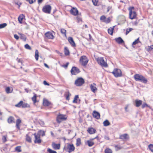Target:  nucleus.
I'll return each mask as SVG.
<instances>
[{
  "label": "nucleus",
  "mask_w": 153,
  "mask_h": 153,
  "mask_svg": "<svg viewBox=\"0 0 153 153\" xmlns=\"http://www.w3.org/2000/svg\"><path fill=\"white\" fill-rule=\"evenodd\" d=\"M15 150L17 152H21L22 150L21 149V147L19 146H18L16 147Z\"/></svg>",
  "instance_id": "obj_37"
},
{
  "label": "nucleus",
  "mask_w": 153,
  "mask_h": 153,
  "mask_svg": "<svg viewBox=\"0 0 153 153\" xmlns=\"http://www.w3.org/2000/svg\"><path fill=\"white\" fill-rule=\"evenodd\" d=\"M43 104V105L45 106H48L51 103L48 100L44 99Z\"/></svg>",
  "instance_id": "obj_23"
},
{
  "label": "nucleus",
  "mask_w": 153,
  "mask_h": 153,
  "mask_svg": "<svg viewBox=\"0 0 153 153\" xmlns=\"http://www.w3.org/2000/svg\"><path fill=\"white\" fill-rule=\"evenodd\" d=\"M25 47L26 49L30 50H31L30 47L28 44L25 45Z\"/></svg>",
  "instance_id": "obj_47"
},
{
  "label": "nucleus",
  "mask_w": 153,
  "mask_h": 153,
  "mask_svg": "<svg viewBox=\"0 0 153 153\" xmlns=\"http://www.w3.org/2000/svg\"><path fill=\"white\" fill-rule=\"evenodd\" d=\"M110 22V18H108L106 19L105 18V19L104 21V22H105L106 23H108L109 22Z\"/></svg>",
  "instance_id": "obj_49"
},
{
  "label": "nucleus",
  "mask_w": 153,
  "mask_h": 153,
  "mask_svg": "<svg viewBox=\"0 0 153 153\" xmlns=\"http://www.w3.org/2000/svg\"><path fill=\"white\" fill-rule=\"evenodd\" d=\"M44 65H45V67H47V68H49V66L46 63H44Z\"/></svg>",
  "instance_id": "obj_61"
},
{
  "label": "nucleus",
  "mask_w": 153,
  "mask_h": 153,
  "mask_svg": "<svg viewBox=\"0 0 153 153\" xmlns=\"http://www.w3.org/2000/svg\"><path fill=\"white\" fill-rule=\"evenodd\" d=\"M48 152L49 153H57L56 151L50 149H48Z\"/></svg>",
  "instance_id": "obj_46"
},
{
  "label": "nucleus",
  "mask_w": 153,
  "mask_h": 153,
  "mask_svg": "<svg viewBox=\"0 0 153 153\" xmlns=\"http://www.w3.org/2000/svg\"><path fill=\"white\" fill-rule=\"evenodd\" d=\"M14 38L17 40H18L19 39V36L16 34H15L14 35Z\"/></svg>",
  "instance_id": "obj_55"
},
{
  "label": "nucleus",
  "mask_w": 153,
  "mask_h": 153,
  "mask_svg": "<svg viewBox=\"0 0 153 153\" xmlns=\"http://www.w3.org/2000/svg\"><path fill=\"white\" fill-rule=\"evenodd\" d=\"M149 107V105L146 103H144L143 104L142 106V108H144L145 107Z\"/></svg>",
  "instance_id": "obj_53"
},
{
  "label": "nucleus",
  "mask_w": 153,
  "mask_h": 153,
  "mask_svg": "<svg viewBox=\"0 0 153 153\" xmlns=\"http://www.w3.org/2000/svg\"><path fill=\"white\" fill-rule=\"evenodd\" d=\"M14 118L12 116H10L8 119L7 122L9 123H14Z\"/></svg>",
  "instance_id": "obj_24"
},
{
  "label": "nucleus",
  "mask_w": 153,
  "mask_h": 153,
  "mask_svg": "<svg viewBox=\"0 0 153 153\" xmlns=\"http://www.w3.org/2000/svg\"><path fill=\"white\" fill-rule=\"evenodd\" d=\"M87 143L89 147L92 146L94 144V143L93 142L90 140H88Z\"/></svg>",
  "instance_id": "obj_29"
},
{
  "label": "nucleus",
  "mask_w": 153,
  "mask_h": 153,
  "mask_svg": "<svg viewBox=\"0 0 153 153\" xmlns=\"http://www.w3.org/2000/svg\"><path fill=\"white\" fill-rule=\"evenodd\" d=\"M67 117L65 115L59 114L57 117L56 120L58 123H60L62 121L66 120Z\"/></svg>",
  "instance_id": "obj_7"
},
{
  "label": "nucleus",
  "mask_w": 153,
  "mask_h": 153,
  "mask_svg": "<svg viewBox=\"0 0 153 153\" xmlns=\"http://www.w3.org/2000/svg\"><path fill=\"white\" fill-rule=\"evenodd\" d=\"M39 56V51L36 50L35 51V59L36 61H37L38 59Z\"/></svg>",
  "instance_id": "obj_30"
},
{
  "label": "nucleus",
  "mask_w": 153,
  "mask_h": 153,
  "mask_svg": "<svg viewBox=\"0 0 153 153\" xmlns=\"http://www.w3.org/2000/svg\"><path fill=\"white\" fill-rule=\"evenodd\" d=\"M26 140L29 142H31V138L27 135H26Z\"/></svg>",
  "instance_id": "obj_36"
},
{
  "label": "nucleus",
  "mask_w": 153,
  "mask_h": 153,
  "mask_svg": "<svg viewBox=\"0 0 153 153\" xmlns=\"http://www.w3.org/2000/svg\"><path fill=\"white\" fill-rule=\"evenodd\" d=\"M96 84L94 83L90 85L91 91L94 93H95V91L97 90V89L96 87Z\"/></svg>",
  "instance_id": "obj_18"
},
{
  "label": "nucleus",
  "mask_w": 153,
  "mask_h": 153,
  "mask_svg": "<svg viewBox=\"0 0 153 153\" xmlns=\"http://www.w3.org/2000/svg\"><path fill=\"white\" fill-rule=\"evenodd\" d=\"M24 16L23 14L20 15L19 16L18 18V20L19 23L21 24L22 23V20L24 19Z\"/></svg>",
  "instance_id": "obj_26"
},
{
  "label": "nucleus",
  "mask_w": 153,
  "mask_h": 153,
  "mask_svg": "<svg viewBox=\"0 0 153 153\" xmlns=\"http://www.w3.org/2000/svg\"><path fill=\"white\" fill-rule=\"evenodd\" d=\"M79 61L82 65L85 66L87 64L88 59L86 56L83 55L80 57Z\"/></svg>",
  "instance_id": "obj_3"
},
{
  "label": "nucleus",
  "mask_w": 153,
  "mask_h": 153,
  "mask_svg": "<svg viewBox=\"0 0 153 153\" xmlns=\"http://www.w3.org/2000/svg\"><path fill=\"white\" fill-rule=\"evenodd\" d=\"M114 147L116 149V150L117 151L120 149L122 148V147L120 146L115 145Z\"/></svg>",
  "instance_id": "obj_45"
},
{
  "label": "nucleus",
  "mask_w": 153,
  "mask_h": 153,
  "mask_svg": "<svg viewBox=\"0 0 153 153\" xmlns=\"http://www.w3.org/2000/svg\"><path fill=\"white\" fill-rule=\"evenodd\" d=\"M75 147L73 144L68 143L65 150L69 153H70L75 150Z\"/></svg>",
  "instance_id": "obj_8"
},
{
  "label": "nucleus",
  "mask_w": 153,
  "mask_h": 153,
  "mask_svg": "<svg viewBox=\"0 0 153 153\" xmlns=\"http://www.w3.org/2000/svg\"><path fill=\"white\" fill-rule=\"evenodd\" d=\"M53 148L56 150L59 149L60 147V144H56L54 142H53L52 144Z\"/></svg>",
  "instance_id": "obj_15"
},
{
  "label": "nucleus",
  "mask_w": 153,
  "mask_h": 153,
  "mask_svg": "<svg viewBox=\"0 0 153 153\" xmlns=\"http://www.w3.org/2000/svg\"><path fill=\"white\" fill-rule=\"evenodd\" d=\"M43 84L45 85H47L48 86L49 85V83H47V82L46 81H45V80L43 81Z\"/></svg>",
  "instance_id": "obj_57"
},
{
  "label": "nucleus",
  "mask_w": 153,
  "mask_h": 153,
  "mask_svg": "<svg viewBox=\"0 0 153 153\" xmlns=\"http://www.w3.org/2000/svg\"><path fill=\"white\" fill-rule=\"evenodd\" d=\"M134 77L136 81L144 83H146L148 81L147 79L144 76L138 74H135Z\"/></svg>",
  "instance_id": "obj_1"
},
{
  "label": "nucleus",
  "mask_w": 153,
  "mask_h": 153,
  "mask_svg": "<svg viewBox=\"0 0 153 153\" xmlns=\"http://www.w3.org/2000/svg\"><path fill=\"white\" fill-rule=\"evenodd\" d=\"M68 64L69 63L68 62L65 65H64V67H67L68 65Z\"/></svg>",
  "instance_id": "obj_64"
},
{
  "label": "nucleus",
  "mask_w": 153,
  "mask_h": 153,
  "mask_svg": "<svg viewBox=\"0 0 153 153\" xmlns=\"http://www.w3.org/2000/svg\"><path fill=\"white\" fill-rule=\"evenodd\" d=\"M81 144V140L80 138H78L76 140V145L77 146H80Z\"/></svg>",
  "instance_id": "obj_27"
},
{
  "label": "nucleus",
  "mask_w": 153,
  "mask_h": 153,
  "mask_svg": "<svg viewBox=\"0 0 153 153\" xmlns=\"http://www.w3.org/2000/svg\"><path fill=\"white\" fill-rule=\"evenodd\" d=\"M103 125L105 126H108L110 125V123L109 121L106 120L103 123Z\"/></svg>",
  "instance_id": "obj_31"
},
{
  "label": "nucleus",
  "mask_w": 153,
  "mask_h": 153,
  "mask_svg": "<svg viewBox=\"0 0 153 153\" xmlns=\"http://www.w3.org/2000/svg\"><path fill=\"white\" fill-rule=\"evenodd\" d=\"M129 138L128 135L127 134L121 135L120 136V138L123 140H126Z\"/></svg>",
  "instance_id": "obj_14"
},
{
  "label": "nucleus",
  "mask_w": 153,
  "mask_h": 153,
  "mask_svg": "<svg viewBox=\"0 0 153 153\" xmlns=\"http://www.w3.org/2000/svg\"><path fill=\"white\" fill-rule=\"evenodd\" d=\"M45 35L46 37L49 39H53L54 37L52 33L49 32H48L45 33Z\"/></svg>",
  "instance_id": "obj_13"
},
{
  "label": "nucleus",
  "mask_w": 153,
  "mask_h": 153,
  "mask_svg": "<svg viewBox=\"0 0 153 153\" xmlns=\"http://www.w3.org/2000/svg\"><path fill=\"white\" fill-rule=\"evenodd\" d=\"M51 9V6L50 5H47L43 7V11L46 13H50Z\"/></svg>",
  "instance_id": "obj_9"
},
{
  "label": "nucleus",
  "mask_w": 153,
  "mask_h": 153,
  "mask_svg": "<svg viewBox=\"0 0 153 153\" xmlns=\"http://www.w3.org/2000/svg\"><path fill=\"white\" fill-rule=\"evenodd\" d=\"M68 41L73 47H75L76 46L75 44L72 37H69L68 38Z\"/></svg>",
  "instance_id": "obj_19"
},
{
  "label": "nucleus",
  "mask_w": 153,
  "mask_h": 153,
  "mask_svg": "<svg viewBox=\"0 0 153 153\" xmlns=\"http://www.w3.org/2000/svg\"><path fill=\"white\" fill-rule=\"evenodd\" d=\"M111 7L108 6L107 8V12H108L111 9Z\"/></svg>",
  "instance_id": "obj_59"
},
{
  "label": "nucleus",
  "mask_w": 153,
  "mask_h": 153,
  "mask_svg": "<svg viewBox=\"0 0 153 153\" xmlns=\"http://www.w3.org/2000/svg\"><path fill=\"white\" fill-rule=\"evenodd\" d=\"M139 42V38L136 39L133 43V45H135L137 44Z\"/></svg>",
  "instance_id": "obj_44"
},
{
  "label": "nucleus",
  "mask_w": 153,
  "mask_h": 153,
  "mask_svg": "<svg viewBox=\"0 0 153 153\" xmlns=\"http://www.w3.org/2000/svg\"><path fill=\"white\" fill-rule=\"evenodd\" d=\"M115 41L119 44H121L124 43V41L120 37L116 38L115 39Z\"/></svg>",
  "instance_id": "obj_17"
},
{
  "label": "nucleus",
  "mask_w": 153,
  "mask_h": 153,
  "mask_svg": "<svg viewBox=\"0 0 153 153\" xmlns=\"http://www.w3.org/2000/svg\"><path fill=\"white\" fill-rule=\"evenodd\" d=\"M97 60L99 64L102 67H108V65L106 62H105L103 57H98Z\"/></svg>",
  "instance_id": "obj_4"
},
{
  "label": "nucleus",
  "mask_w": 153,
  "mask_h": 153,
  "mask_svg": "<svg viewBox=\"0 0 153 153\" xmlns=\"http://www.w3.org/2000/svg\"><path fill=\"white\" fill-rule=\"evenodd\" d=\"M27 105H28L26 103H24V102H23V103H22V107L23 108H26V107H27Z\"/></svg>",
  "instance_id": "obj_54"
},
{
  "label": "nucleus",
  "mask_w": 153,
  "mask_h": 153,
  "mask_svg": "<svg viewBox=\"0 0 153 153\" xmlns=\"http://www.w3.org/2000/svg\"><path fill=\"white\" fill-rule=\"evenodd\" d=\"M10 88L9 87H7L5 89V91L6 93L7 94L11 93V92L10 91Z\"/></svg>",
  "instance_id": "obj_48"
},
{
  "label": "nucleus",
  "mask_w": 153,
  "mask_h": 153,
  "mask_svg": "<svg viewBox=\"0 0 153 153\" xmlns=\"http://www.w3.org/2000/svg\"><path fill=\"white\" fill-rule=\"evenodd\" d=\"M93 115L95 118L98 119L100 118V115L98 112L96 111H94L93 113Z\"/></svg>",
  "instance_id": "obj_16"
},
{
  "label": "nucleus",
  "mask_w": 153,
  "mask_h": 153,
  "mask_svg": "<svg viewBox=\"0 0 153 153\" xmlns=\"http://www.w3.org/2000/svg\"><path fill=\"white\" fill-rule=\"evenodd\" d=\"M21 123V121L20 119H18L16 120V127L18 129H20V128L19 125Z\"/></svg>",
  "instance_id": "obj_22"
},
{
  "label": "nucleus",
  "mask_w": 153,
  "mask_h": 153,
  "mask_svg": "<svg viewBox=\"0 0 153 153\" xmlns=\"http://www.w3.org/2000/svg\"><path fill=\"white\" fill-rule=\"evenodd\" d=\"M84 82V80L82 78L79 77L75 81L74 84L77 86H80L82 85Z\"/></svg>",
  "instance_id": "obj_5"
},
{
  "label": "nucleus",
  "mask_w": 153,
  "mask_h": 153,
  "mask_svg": "<svg viewBox=\"0 0 153 153\" xmlns=\"http://www.w3.org/2000/svg\"><path fill=\"white\" fill-rule=\"evenodd\" d=\"M22 103H23V102L22 101H20L17 104L15 105V106L16 107H20L22 106Z\"/></svg>",
  "instance_id": "obj_35"
},
{
  "label": "nucleus",
  "mask_w": 153,
  "mask_h": 153,
  "mask_svg": "<svg viewBox=\"0 0 153 153\" xmlns=\"http://www.w3.org/2000/svg\"><path fill=\"white\" fill-rule=\"evenodd\" d=\"M153 49V45L149 46L148 48H147V50L148 51H152Z\"/></svg>",
  "instance_id": "obj_43"
},
{
  "label": "nucleus",
  "mask_w": 153,
  "mask_h": 153,
  "mask_svg": "<svg viewBox=\"0 0 153 153\" xmlns=\"http://www.w3.org/2000/svg\"><path fill=\"white\" fill-rule=\"evenodd\" d=\"M112 151L109 148H107L105 150V153H112Z\"/></svg>",
  "instance_id": "obj_34"
},
{
  "label": "nucleus",
  "mask_w": 153,
  "mask_h": 153,
  "mask_svg": "<svg viewBox=\"0 0 153 153\" xmlns=\"http://www.w3.org/2000/svg\"><path fill=\"white\" fill-rule=\"evenodd\" d=\"M92 2L93 4L95 6H96L97 5V2H98V0H92Z\"/></svg>",
  "instance_id": "obj_51"
},
{
  "label": "nucleus",
  "mask_w": 153,
  "mask_h": 153,
  "mask_svg": "<svg viewBox=\"0 0 153 153\" xmlns=\"http://www.w3.org/2000/svg\"><path fill=\"white\" fill-rule=\"evenodd\" d=\"M115 26H113L112 27H110L108 29V33L111 35H112L113 33V30Z\"/></svg>",
  "instance_id": "obj_25"
},
{
  "label": "nucleus",
  "mask_w": 153,
  "mask_h": 153,
  "mask_svg": "<svg viewBox=\"0 0 153 153\" xmlns=\"http://www.w3.org/2000/svg\"><path fill=\"white\" fill-rule=\"evenodd\" d=\"M138 22L136 20V21H134L133 22V25H135L137 26V25L138 24Z\"/></svg>",
  "instance_id": "obj_58"
},
{
  "label": "nucleus",
  "mask_w": 153,
  "mask_h": 153,
  "mask_svg": "<svg viewBox=\"0 0 153 153\" xmlns=\"http://www.w3.org/2000/svg\"><path fill=\"white\" fill-rule=\"evenodd\" d=\"M61 32L65 36H66V30L64 29H61Z\"/></svg>",
  "instance_id": "obj_40"
},
{
  "label": "nucleus",
  "mask_w": 153,
  "mask_h": 153,
  "mask_svg": "<svg viewBox=\"0 0 153 153\" xmlns=\"http://www.w3.org/2000/svg\"><path fill=\"white\" fill-rule=\"evenodd\" d=\"M148 147L149 150L153 153V145L150 144L148 146Z\"/></svg>",
  "instance_id": "obj_39"
},
{
  "label": "nucleus",
  "mask_w": 153,
  "mask_h": 153,
  "mask_svg": "<svg viewBox=\"0 0 153 153\" xmlns=\"http://www.w3.org/2000/svg\"><path fill=\"white\" fill-rule=\"evenodd\" d=\"M70 11L71 13L74 16H76L78 14L79 12L76 8L73 7Z\"/></svg>",
  "instance_id": "obj_11"
},
{
  "label": "nucleus",
  "mask_w": 153,
  "mask_h": 153,
  "mask_svg": "<svg viewBox=\"0 0 153 153\" xmlns=\"http://www.w3.org/2000/svg\"><path fill=\"white\" fill-rule=\"evenodd\" d=\"M17 60L18 62H21V59H18V58H17Z\"/></svg>",
  "instance_id": "obj_63"
},
{
  "label": "nucleus",
  "mask_w": 153,
  "mask_h": 153,
  "mask_svg": "<svg viewBox=\"0 0 153 153\" xmlns=\"http://www.w3.org/2000/svg\"><path fill=\"white\" fill-rule=\"evenodd\" d=\"M32 101H33L34 103H35L36 102V94L34 95V96L32 98Z\"/></svg>",
  "instance_id": "obj_38"
},
{
  "label": "nucleus",
  "mask_w": 153,
  "mask_h": 153,
  "mask_svg": "<svg viewBox=\"0 0 153 153\" xmlns=\"http://www.w3.org/2000/svg\"><path fill=\"white\" fill-rule=\"evenodd\" d=\"M133 29L132 28H127L126 29V35H127L128 34L130 31L132 30Z\"/></svg>",
  "instance_id": "obj_42"
},
{
  "label": "nucleus",
  "mask_w": 153,
  "mask_h": 153,
  "mask_svg": "<svg viewBox=\"0 0 153 153\" xmlns=\"http://www.w3.org/2000/svg\"><path fill=\"white\" fill-rule=\"evenodd\" d=\"M112 73L116 77H120L122 76V71L121 70L118 68L114 69Z\"/></svg>",
  "instance_id": "obj_6"
},
{
  "label": "nucleus",
  "mask_w": 153,
  "mask_h": 153,
  "mask_svg": "<svg viewBox=\"0 0 153 153\" xmlns=\"http://www.w3.org/2000/svg\"><path fill=\"white\" fill-rule=\"evenodd\" d=\"M76 19L78 21V22L81 21L82 20V19L80 17H77Z\"/></svg>",
  "instance_id": "obj_60"
},
{
  "label": "nucleus",
  "mask_w": 153,
  "mask_h": 153,
  "mask_svg": "<svg viewBox=\"0 0 153 153\" xmlns=\"http://www.w3.org/2000/svg\"><path fill=\"white\" fill-rule=\"evenodd\" d=\"M33 135L35 138L34 143H40L41 142V140L40 139L39 135V134H37L36 133H34Z\"/></svg>",
  "instance_id": "obj_12"
},
{
  "label": "nucleus",
  "mask_w": 153,
  "mask_h": 153,
  "mask_svg": "<svg viewBox=\"0 0 153 153\" xmlns=\"http://www.w3.org/2000/svg\"><path fill=\"white\" fill-rule=\"evenodd\" d=\"M135 102V106L136 107H139L142 104V101L141 100H136Z\"/></svg>",
  "instance_id": "obj_21"
},
{
  "label": "nucleus",
  "mask_w": 153,
  "mask_h": 153,
  "mask_svg": "<svg viewBox=\"0 0 153 153\" xmlns=\"http://www.w3.org/2000/svg\"><path fill=\"white\" fill-rule=\"evenodd\" d=\"M64 52L65 55L67 56L69 54V51L66 47L65 48Z\"/></svg>",
  "instance_id": "obj_32"
},
{
  "label": "nucleus",
  "mask_w": 153,
  "mask_h": 153,
  "mask_svg": "<svg viewBox=\"0 0 153 153\" xmlns=\"http://www.w3.org/2000/svg\"><path fill=\"white\" fill-rule=\"evenodd\" d=\"M2 140L4 142H5L7 141L6 137L5 136H3L2 138Z\"/></svg>",
  "instance_id": "obj_56"
},
{
  "label": "nucleus",
  "mask_w": 153,
  "mask_h": 153,
  "mask_svg": "<svg viewBox=\"0 0 153 153\" xmlns=\"http://www.w3.org/2000/svg\"><path fill=\"white\" fill-rule=\"evenodd\" d=\"M43 0H38V2L39 4H40L42 3Z\"/></svg>",
  "instance_id": "obj_62"
},
{
  "label": "nucleus",
  "mask_w": 153,
  "mask_h": 153,
  "mask_svg": "<svg viewBox=\"0 0 153 153\" xmlns=\"http://www.w3.org/2000/svg\"><path fill=\"white\" fill-rule=\"evenodd\" d=\"M134 9V8L133 7H130L128 9L129 11V17L131 19H135L137 15L135 11H133Z\"/></svg>",
  "instance_id": "obj_2"
},
{
  "label": "nucleus",
  "mask_w": 153,
  "mask_h": 153,
  "mask_svg": "<svg viewBox=\"0 0 153 153\" xmlns=\"http://www.w3.org/2000/svg\"><path fill=\"white\" fill-rule=\"evenodd\" d=\"M106 17L105 16H102L100 18V20L102 21L103 22H104L105 19Z\"/></svg>",
  "instance_id": "obj_50"
},
{
  "label": "nucleus",
  "mask_w": 153,
  "mask_h": 153,
  "mask_svg": "<svg viewBox=\"0 0 153 153\" xmlns=\"http://www.w3.org/2000/svg\"><path fill=\"white\" fill-rule=\"evenodd\" d=\"M96 130L93 128H88L87 131L90 134H92L96 132Z\"/></svg>",
  "instance_id": "obj_20"
},
{
  "label": "nucleus",
  "mask_w": 153,
  "mask_h": 153,
  "mask_svg": "<svg viewBox=\"0 0 153 153\" xmlns=\"http://www.w3.org/2000/svg\"><path fill=\"white\" fill-rule=\"evenodd\" d=\"M65 95L66 100H69V97L71 95V94L69 92L67 91L65 93Z\"/></svg>",
  "instance_id": "obj_28"
},
{
  "label": "nucleus",
  "mask_w": 153,
  "mask_h": 153,
  "mask_svg": "<svg viewBox=\"0 0 153 153\" xmlns=\"http://www.w3.org/2000/svg\"><path fill=\"white\" fill-rule=\"evenodd\" d=\"M80 72L79 69L75 67H73L71 70V72L72 75H76Z\"/></svg>",
  "instance_id": "obj_10"
},
{
  "label": "nucleus",
  "mask_w": 153,
  "mask_h": 153,
  "mask_svg": "<svg viewBox=\"0 0 153 153\" xmlns=\"http://www.w3.org/2000/svg\"><path fill=\"white\" fill-rule=\"evenodd\" d=\"M7 25V24L6 23H4L0 24V29H2L4 28Z\"/></svg>",
  "instance_id": "obj_41"
},
{
  "label": "nucleus",
  "mask_w": 153,
  "mask_h": 153,
  "mask_svg": "<svg viewBox=\"0 0 153 153\" xmlns=\"http://www.w3.org/2000/svg\"><path fill=\"white\" fill-rule=\"evenodd\" d=\"M27 1L29 2L30 4L33 3L36 0H26Z\"/></svg>",
  "instance_id": "obj_52"
},
{
  "label": "nucleus",
  "mask_w": 153,
  "mask_h": 153,
  "mask_svg": "<svg viewBox=\"0 0 153 153\" xmlns=\"http://www.w3.org/2000/svg\"><path fill=\"white\" fill-rule=\"evenodd\" d=\"M79 98L78 95H76L74 97V100L73 101L74 103H76L77 102V99Z\"/></svg>",
  "instance_id": "obj_33"
}]
</instances>
